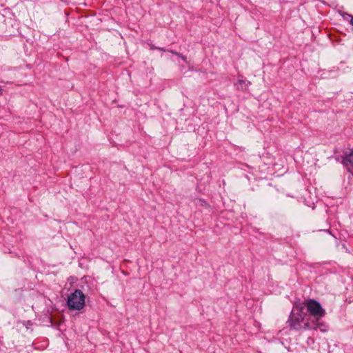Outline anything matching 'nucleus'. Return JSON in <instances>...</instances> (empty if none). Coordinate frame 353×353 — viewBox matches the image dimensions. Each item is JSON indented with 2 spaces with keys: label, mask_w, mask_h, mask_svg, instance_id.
Instances as JSON below:
<instances>
[{
  "label": "nucleus",
  "mask_w": 353,
  "mask_h": 353,
  "mask_svg": "<svg viewBox=\"0 0 353 353\" xmlns=\"http://www.w3.org/2000/svg\"><path fill=\"white\" fill-rule=\"evenodd\" d=\"M304 305L306 306L308 313L312 316L316 321H319V320L325 314V310L321 307V304L314 299L307 300L305 301Z\"/></svg>",
  "instance_id": "7ed1b4c3"
},
{
  "label": "nucleus",
  "mask_w": 353,
  "mask_h": 353,
  "mask_svg": "<svg viewBox=\"0 0 353 353\" xmlns=\"http://www.w3.org/2000/svg\"><path fill=\"white\" fill-rule=\"evenodd\" d=\"M343 163L347 166L348 171L353 175V150L345 156Z\"/></svg>",
  "instance_id": "20e7f679"
},
{
  "label": "nucleus",
  "mask_w": 353,
  "mask_h": 353,
  "mask_svg": "<svg viewBox=\"0 0 353 353\" xmlns=\"http://www.w3.org/2000/svg\"><path fill=\"white\" fill-rule=\"evenodd\" d=\"M152 48L158 49L160 51H164V50L163 48H154V47H152Z\"/></svg>",
  "instance_id": "1a4fd4ad"
},
{
  "label": "nucleus",
  "mask_w": 353,
  "mask_h": 353,
  "mask_svg": "<svg viewBox=\"0 0 353 353\" xmlns=\"http://www.w3.org/2000/svg\"><path fill=\"white\" fill-rule=\"evenodd\" d=\"M2 94V89L0 88V95Z\"/></svg>",
  "instance_id": "9b49d317"
},
{
  "label": "nucleus",
  "mask_w": 353,
  "mask_h": 353,
  "mask_svg": "<svg viewBox=\"0 0 353 353\" xmlns=\"http://www.w3.org/2000/svg\"><path fill=\"white\" fill-rule=\"evenodd\" d=\"M312 329L317 330L319 329L321 332H324L327 331V326L323 323H319L315 319L312 321Z\"/></svg>",
  "instance_id": "39448f33"
},
{
  "label": "nucleus",
  "mask_w": 353,
  "mask_h": 353,
  "mask_svg": "<svg viewBox=\"0 0 353 353\" xmlns=\"http://www.w3.org/2000/svg\"><path fill=\"white\" fill-rule=\"evenodd\" d=\"M85 295L80 290L71 293L67 299V305L70 310H81L85 306Z\"/></svg>",
  "instance_id": "f03ea898"
},
{
  "label": "nucleus",
  "mask_w": 353,
  "mask_h": 353,
  "mask_svg": "<svg viewBox=\"0 0 353 353\" xmlns=\"http://www.w3.org/2000/svg\"><path fill=\"white\" fill-rule=\"evenodd\" d=\"M249 84L250 83L244 79H239L237 82L235 83V86L238 90H243L248 88Z\"/></svg>",
  "instance_id": "423d86ee"
},
{
  "label": "nucleus",
  "mask_w": 353,
  "mask_h": 353,
  "mask_svg": "<svg viewBox=\"0 0 353 353\" xmlns=\"http://www.w3.org/2000/svg\"><path fill=\"white\" fill-rule=\"evenodd\" d=\"M152 48L158 49L160 51H164V50L163 48H154V47H152Z\"/></svg>",
  "instance_id": "6e6552de"
},
{
  "label": "nucleus",
  "mask_w": 353,
  "mask_h": 353,
  "mask_svg": "<svg viewBox=\"0 0 353 353\" xmlns=\"http://www.w3.org/2000/svg\"><path fill=\"white\" fill-rule=\"evenodd\" d=\"M305 314L303 313L302 308H299L297 312H293L290 315L289 321V325L291 328L300 330H310L312 329L311 323L309 320L304 322Z\"/></svg>",
  "instance_id": "f257e3e1"
},
{
  "label": "nucleus",
  "mask_w": 353,
  "mask_h": 353,
  "mask_svg": "<svg viewBox=\"0 0 353 353\" xmlns=\"http://www.w3.org/2000/svg\"><path fill=\"white\" fill-rule=\"evenodd\" d=\"M169 52H170L171 53H172L173 54H175L176 56L179 57L180 59H181L183 61L185 62H187V58L186 57L183 56L182 54H180V53H178L176 52H174V51H172V50H170Z\"/></svg>",
  "instance_id": "0eeeda50"
},
{
  "label": "nucleus",
  "mask_w": 353,
  "mask_h": 353,
  "mask_svg": "<svg viewBox=\"0 0 353 353\" xmlns=\"http://www.w3.org/2000/svg\"><path fill=\"white\" fill-rule=\"evenodd\" d=\"M350 23L353 26V17L351 19Z\"/></svg>",
  "instance_id": "9d476101"
}]
</instances>
